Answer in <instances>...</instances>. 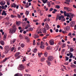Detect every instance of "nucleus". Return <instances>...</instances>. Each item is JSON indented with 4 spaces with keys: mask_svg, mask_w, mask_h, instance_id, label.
Returning a JSON list of instances; mask_svg holds the SVG:
<instances>
[{
    "mask_svg": "<svg viewBox=\"0 0 76 76\" xmlns=\"http://www.w3.org/2000/svg\"><path fill=\"white\" fill-rule=\"evenodd\" d=\"M38 21V20H33V21L34 22H37V21Z\"/></svg>",
    "mask_w": 76,
    "mask_h": 76,
    "instance_id": "obj_44",
    "label": "nucleus"
},
{
    "mask_svg": "<svg viewBox=\"0 0 76 76\" xmlns=\"http://www.w3.org/2000/svg\"><path fill=\"white\" fill-rule=\"evenodd\" d=\"M70 56V58H72L73 56V55H70V56Z\"/></svg>",
    "mask_w": 76,
    "mask_h": 76,
    "instance_id": "obj_48",
    "label": "nucleus"
},
{
    "mask_svg": "<svg viewBox=\"0 0 76 76\" xmlns=\"http://www.w3.org/2000/svg\"><path fill=\"white\" fill-rule=\"evenodd\" d=\"M70 26H67L65 28V31H68L69 30H70Z\"/></svg>",
    "mask_w": 76,
    "mask_h": 76,
    "instance_id": "obj_11",
    "label": "nucleus"
},
{
    "mask_svg": "<svg viewBox=\"0 0 76 76\" xmlns=\"http://www.w3.org/2000/svg\"><path fill=\"white\" fill-rule=\"evenodd\" d=\"M15 75H18L19 76H23V75H22V74H20L19 73H17V74H15Z\"/></svg>",
    "mask_w": 76,
    "mask_h": 76,
    "instance_id": "obj_25",
    "label": "nucleus"
},
{
    "mask_svg": "<svg viewBox=\"0 0 76 76\" xmlns=\"http://www.w3.org/2000/svg\"><path fill=\"white\" fill-rule=\"evenodd\" d=\"M46 63L48 64V66H50L51 65V62H50L49 61H46Z\"/></svg>",
    "mask_w": 76,
    "mask_h": 76,
    "instance_id": "obj_21",
    "label": "nucleus"
},
{
    "mask_svg": "<svg viewBox=\"0 0 76 76\" xmlns=\"http://www.w3.org/2000/svg\"><path fill=\"white\" fill-rule=\"evenodd\" d=\"M42 2H43V3L45 4L46 3H47V2H48V0H43V1H42Z\"/></svg>",
    "mask_w": 76,
    "mask_h": 76,
    "instance_id": "obj_22",
    "label": "nucleus"
},
{
    "mask_svg": "<svg viewBox=\"0 0 76 76\" xmlns=\"http://www.w3.org/2000/svg\"><path fill=\"white\" fill-rule=\"evenodd\" d=\"M45 26H46L45 27V28H43L46 30H48V28H49V26H48V25L47 23H45Z\"/></svg>",
    "mask_w": 76,
    "mask_h": 76,
    "instance_id": "obj_9",
    "label": "nucleus"
},
{
    "mask_svg": "<svg viewBox=\"0 0 76 76\" xmlns=\"http://www.w3.org/2000/svg\"><path fill=\"white\" fill-rule=\"evenodd\" d=\"M66 16L67 17H69L70 18H72V16L69 14H67V15H66Z\"/></svg>",
    "mask_w": 76,
    "mask_h": 76,
    "instance_id": "obj_31",
    "label": "nucleus"
},
{
    "mask_svg": "<svg viewBox=\"0 0 76 76\" xmlns=\"http://www.w3.org/2000/svg\"><path fill=\"white\" fill-rule=\"evenodd\" d=\"M42 31H43V34H45L46 32V30L45 29L43 28L42 29Z\"/></svg>",
    "mask_w": 76,
    "mask_h": 76,
    "instance_id": "obj_18",
    "label": "nucleus"
},
{
    "mask_svg": "<svg viewBox=\"0 0 76 76\" xmlns=\"http://www.w3.org/2000/svg\"><path fill=\"white\" fill-rule=\"evenodd\" d=\"M11 7H14V8H16V7L18 6L16 4H15L14 3H12V4H11Z\"/></svg>",
    "mask_w": 76,
    "mask_h": 76,
    "instance_id": "obj_10",
    "label": "nucleus"
},
{
    "mask_svg": "<svg viewBox=\"0 0 76 76\" xmlns=\"http://www.w3.org/2000/svg\"><path fill=\"white\" fill-rule=\"evenodd\" d=\"M19 55V52H17L16 53H15V54L14 55L15 57H17Z\"/></svg>",
    "mask_w": 76,
    "mask_h": 76,
    "instance_id": "obj_20",
    "label": "nucleus"
},
{
    "mask_svg": "<svg viewBox=\"0 0 76 76\" xmlns=\"http://www.w3.org/2000/svg\"><path fill=\"white\" fill-rule=\"evenodd\" d=\"M7 5L9 6V5H10V3H9V2H7Z\"/></svg>",
    "mask_w": 76,
    "mask_h": 76,
    "instance_id": "obj_58",
    "label": "nucleus"
},
{
    "mask_svg": "<svg viewBox=\"0 0 76 76\" xmlns=\"http://www.w3.org/2000/svg\"><path fill=\"white\" fill-rule=\"evenodd\" d=\"M68 35V36H70L72 35V33L71 32L69 33Z\"/></svg>",
    "mask_w": 76,
    "mask_h": 76,
    "instance_id": "obj_46",
    "label": "nucleus"
},
{
    "mask_svg": "<svg viewBox=\"0 0 76 76\" xmlns=\"http://www.w3.org/2000/svg\"><path fill=\"white\" fill-rule=\"evenodd\" d=\"M17 16L18 17V18H21V15H20L19 14H18L17 15Z\"/></svg>",
    "mask_w": 76,
    "mask_h": 76,
    "instance_id": "obj_30",
    "label": "nucleus"
},
{
    "mask_svg": "<svg viewBox=\"0 0 76 76\" xmlns=\"http://www.w3.org/2000/svg\"><path fill=\"white\" fill-rule=\"evenodd\" d=\"M24 76H31V75L29 74H26L24 75Z\"/></svg>",
    "mask_w": 76,
    "mask_h": 76,
    "instance_id": "obj_42",
    "label": "nucleus"
},
{
    "mask_svg": "<svg viewBox=\"0 0 76 76\" xmlns=\"http://www.w3.org/2000/svg\"><path fill=\"white\" fill-rule=\"evenodd\" d=\"M11 18H15V16H14L12 15H11Z\"/></svg>",
    "mask_w": 76,
    "mask_h": 76,
    "instance_id": "obj_47",
    "label": "nucleus"
},
{
    "mask_svg": "<svg viewBox=\"0 0 76 76\" xmlns=\"http://www.w3.org/2000/svg\"><path fill=\"white\" fill-rule=\"evenodd\" d=\"M33 51L34 53H36L37 51V49L36 48H34V50H33Z\"/></svg>",
    "mask_w": 76,
    "mask_h": 76,
    "instance_id": "obj_27",
    "label": "nucleus"
},
{
    "mask_svg": "<svg viewBox=\"0 0 76 76\" xmlns=\"http://www.w3.org/2000/svg\"><path fill=\"white\" fill-rule=\"evenodd\" d=\"M4 34V37L3 38V40L5 41V40H6V36H7V34H4V32H2V35H3Z\"/></svg>",
    "mask_w": 76,
    "mask_h": 76,
    "instance_id": "obj_6",
    "label": "nucleus"
},
{
    "mask_svg": "<svg viewBox=\"0 0 76 76\" xmlns=\"http://www.w3.org/2000/svg\"><path fill=\"white\" fill-rule=\"evenodd\" d=\"M0 43H1V44L2 45H4V42L3 41L1 40V41Z\"/></svg>",
    "mask_w": 76,
    "mask_h": 76,
    "instance_id": "obj_26",
    "label": "nucleus"
},
{
    "mask_svg": "<svg viewBox=\"0 0 76 76\" xmlns=\"http://www.w3.org/2000/svg\"><path fill=\"white\" fill-rule=\"evenodd\" d=\"M7 60V59H4V60H3V61H1V63H3L4 62H6V60Z\"/></svg>",
    "mask_w": 76,
    "mask_h": 76,
    "instance_id": "obj_37",
    "label": "nucleus"
},
{
    "mask_svg": "<svg viewBox=\"0 0 76 76\" xmlns=\"http://www.w3.org/2000/svg\"><path fill=\"white\" fill-rule=\"evenodd\" d=\"M5 48H6V49H8V48H9L8 46H6L5 47Z\"/></svg>",
    "mask_w": 76,
    "mask_h": 76,
    "instance_id": "obj_54",
    "label": "nucleus"
},
{
    "mask_svg": "<svg viewBox=\"0 0 76 76\" xmlns=\"http://www.w3.org/2000/svg\"><path fill=\"white\" fill-rule=\"evenodd\" d=\"M46 4H47V5L48 6V7H50L51 6V3H50V2L48 1Z\"/></svg>",
    "mask_w": 76,
    "mask_h": 76,
    "instance_id": "obj_16",
    "label": "nucleus"
},
{
    "mask_svg": "<svg viewBox=\"0 0 76 76\" xmlns=\"http://www.w3.org/2000/svg\"><path fill=\"white\" fill-rule=\"evenodd\" d=\"M4 6H2V7H1L2 9H4Z\"/></svg>",
    "mask_w": 76,
    "mask_h": 76,
    "instance_id": "obj_64",
    "label": "nucleus"
},
{
    "mask_svg": "<svg viewBox=\"0 0 76 76\" xmlns=\"http://www.w3.org/2000/svg\"><path fill=\"white\" fill-rule=\"evenodd\" d=\"M56 32H58V29H56Z\"/></svg>",
    "mask_w": 76,
    "mask_h": 76,
    "instance_id": "obj_63",
    "label": "nucleus"
},
{
    "mask_svg": "<svg viewBox=\"0 0 76 76\" xmlns=\"http://www.w3.org/2000/svg\"><path fill=\"white\" fill-rule=\"evenodd\" d=\"M61 21H65V18H64V19L61 20Z\"/></svg>",
    "mask_w": 76,
    "mask_h": 76,
    "instance_id": "obj_51",
    "label": "nucleus"
},
{
    "mask_svg": "<svg viewBox=\"0 0 76 76\" xmlns=\"http://www.w3.org/2000/svg\"><path fill=\"white\" fill-rule=\"evenodd\" d=\"M45 60V58H42L41 59V61H44Z\"/></svg>",
    "mask_w": 76,
    "mask_h": 76,
    "instance_id": "obj_28",
    "label": "nucleus"
},
{
    "mask_svg": "<svg viewBox=\"0 0 76 76\" xmlns=\"http://www.w3.org/2000/svg\"><path fill=\"white\" fill-rule=\"evenodd\" d=\"M19 37L20 38V39H22L23 38V36L21 34H20L19 36Z\"/></svg>",
    "mask_w": 76,
    "mask_h": 76,
    "instance_id": "obj_29",
    "label": "nucleus"
},
{
    "mask_svg": "<svg viewBox=\"0 0 76 76\" xmlns=\"http://www.w3.org/2000/svg\"><path fill=\"white\" fill-rule=\"evenodd\" d=\"M54 10V9H53V8H50V12H51V11H52L53 10Z\"/></svg>",
    "mask_w": 76,
    "mask_h": 76,
    "instance_id": "obj_41",
    "label": "nucleus"
},
{
    "mask_svg": "<svg viewBox=\"0 0 76 76\" xmlns=\"http://www.w3.org/2000/svg\"><path fill=\"white\" fill-rule=\"evenodd\" d=\"M27 30H29V31H33V29L32 28L30 27V28H28Z\"/></svg>",
    "mask_w": 76,
    "mask_h": 76,
    "instance_id": "obj_23",
    "label": "nucleus"
},
{
    "mask_svg": "<svg viewBox=\"0 0 76 76\" xmlns=\"http://www.w3.org/2000/svg\"><path fill=\"white\" fill-rule=\"evenodd\" d=\"M27 27H31V26H30V25L29 24H28V25H27Z\"/></svg>",
    "mask_w": 76,
    "mask_h": 76,
    "instance_id": "obj_61",
    "label": "nucleus"
},
{
    "mask_svg": "<svg viewBox=\"0 0 76 76\" xmlns=\"http://www.w3.org/2000/svg\"><path fill=\"white\" fill-rule=\"evenodd\" d=\"M44 55L45 57H48V53L46 52H45V53H44Z\"/></svg>",
    "mask_w": 76,
    "mask_h": 76,
    "instance_id": "obj_24",
    "label": "nucleus"
},
{
    "mask_svg": "<svg viewBox=\"0 0 76 76\" xmlns=\"http://www.w3.org/2000/svg\"><path fill=\"white\" fill-rule=\"evenodd\" d=\"M14 50V48H12L11 49V51L12 52L13 51V50Z\"/></svg>",
    "mask_w": 76,
    "mask_h": 76,
    "instance_id": "obj_57",
    "label": "nucleus"
},
{
    "mask_svg": "<svg viewBox=\"0 0 76 76\" xmlns=\"http://www.w3.org/2000/svg\"><path fill=\"white\" fill-rule=\"evenodd\" d=\"M73 7L74 8H75V9H76V6H75V5H73Z\"/></svg>",
    "mask_w": 76,
    "mask_h": 76,
    "instance_id": "obj_49",
    "label": "nucleus"
},
{
    "mask_svg": "<svg viewBox=\"0 0 76 76\" xmlns=\"http://www.w3.org/2000/svg\"><path fill=\"white\" fill-rule=\"evenodd\" d=\"M69 15H70V16H71L72 17V18H73V16H74V15H75L71 13H69Z\"/></svg>",
    "mask_w": 76,
    "mask_h": 76,
    "instance_id": "obj_19",
    "label": "nucleus"
},
{
    "mask_svg": "<svg viewBox=\"0 0 76 76\" xmlns=\"http://www.w3.org/2000/svg\"><path fill=\"white\" fill-rule=\"evenodd\" d=\"M24 67L23 64H21L19 65V70L22 71L24 69Z\"/></svg>",
    "mask_w": 76,
    "mask_h": 76,
    "instance_id": "obj_5",
    "label": "nucleus"
},
{
    "mask_svg": "<svg viewBox=\"0 0 76 76\" xmlns=\"http://www.w3.org/2000/svg\"><path fill=\"white\" fill-rule=\"evenodd\" d=\"M26 33V31H23V34H25Z\"/></svg>",
    "mask_w": 76,
    "mask_h": 76,
    "instance_id": "obj_60",
    "label": "nucleus"
},
{
    "mask_svg": "<svg viewBox=\"0 0 76 76\" xmlns=\"http://www.w3.org/2000/svg\"><path fill=\"white\" fill-rule=\"evenodd\" d=\"M33 45H35V40H33Z\"/></svg>",
    "mask_w": 76,
    "mask_h": 76,
    "instance_id": "obj_43",
    "label": "nucleus"
},
{
    "mask_svg": "<svg viewBox=\"0 0 76 76\" xmlns=\"http://www.w3.org/2000/svg\"><path fill=\"white\" fill-rule=\"evenodd\" d=\"M50 32H51V33H52L53 32V30L52 29H51L50 30Z\"/></svg>",
    "mask_w": 76,
    "mask_h": 76,
    "instance_id": "obj_62",
    "label": "nucleus"
},
{
    "mask_svg": "<svg viewBox=\"0 0 76 76\" xmlns=\"http://www.w3.org/2000/svg\"><path fill=\"white\" fill-rule=\"evenodd\" d=\"M75 40H76V39H75V38H73V41H76Z\"/></svg>",
    "mask_w": 76,
    "mask_h": 76,
    "instance_id": "obj_52",
    "label": "nucleus"
},
{
    "mask_svg": "<svg viewBox=\"0 0 76 76\" xmlns=\"http://www.w3.org/2000/svg\"><path fill=\"white\" fill-rule=\"evenodd\" d=\"M70 52H72L73 51V49L72 48H70Z\"/></svg>",
    "mask_w": 76,
    "mask_h": 76,
    "instance_id": "obj_32",
    "label": "nucleus"
},
{
    "mask_svg": "<svg viewBox=\"0 0 76 76\" xmlns=\"http://www.w3.org/2000/svg\"><path fill=\"white\" fill-rule=\"evenodd\" d=\"M50 45H54V42L53 41L51 40L50 41Z\"/></svg>",
    "mask_w": 76,
    "mask_h": 76,
    "instance_id": "obj_15",
    "label": "nucleus"
},
{
    "mask_svg": "<svg viewBox=\"0 0 76 76\" xmlns=\"http://www.w3.org/2000/svg\"><path fill=\"white\" fill-rule=\"evenodd\" d=\"M25 39L28 40V41L29 40V37H25Z\"/></svg>",
    "mask_w": 76,
    "mask_h": 76,
    "instance_id": "obj_33",
    "label": "nucleus"
},
{
    "mask_svg": "<svg viewBox=\"0 0 76 76\" xmlns=\"http://www.w3.org/2000/svg\"><path fill=\"white\" fill-rule=\"evenodd\" d=\"M38 12H39V13H40L41 12V10L39 9L38 10Z\"/></svg>",
    "mask_w": 76,
    "mask_h": 76,
    "instance_id": "obj_59",
    "label": "nucleus"
},
{
    "mask_svg": "<svg viewBox=\"0 0 76 76\" xmlns=\"http://www.w3.org/2000/svg\"><path fill=\"white\" fill-rule=\"evenodd\" d=\"M71 67L75 68L76 67V66L75 65H71Z\"/></svg>",
    "mask_w": 76,
    "mask_h": 76,
    "instance_id": "obj_35",
    "label": "nucleus"
},
{
    "mask_svg": "<svg viewBox=\"0 0 76 76\" xmlns=\"http://www.w3.org/2000/svg\"><path fill=\"white\" fill-rule=\"evenodd\" d=\"M64 18V16L63 15H61L60 16L59 15H56V21L58 20H61V19Z\"/></svg>",
    "mask_w": 76,
    "mask_h": 76,
    "instance_id": "obj_2",
    "label": "nucleus"
},
{
    "mask_svg": "<svg viewBox=\"0 0 76 76\" xmlns=\"http://www.w3.org/2000/svg\"><path fill=\"white\" fill-rule=\"evenodd\" d=\"M56 8H57V9H60V6H59L56 5Z\"/></svg>",
    "mask_w": 76,
    "mask_h": 76,
    "instance_id": "obj_45",
    "label": "nucleus"
},
{
    "mask_svg": "<svg viewBox=\"0 0 76 76\" xmlns=\"http://www.w3.org/2000/svg\"><path fill=\"white\" fill-rule=\"evenodd\" d=\"M63 9L66 10L67 12H71V9L70 8L64 7H63Z\"/></svg>",
    "mask_w": 76,
    "mask_h": 76,
    "instance_id": "obj_3",
    "label": "nucleus"
},
{
    "mask_svg": "<svg viewBox=\"0 0 76 76\" xmlns=\"http://www.w3.org/2000/svg\"><path fill=\"white\" fill-rule=\"evenodd\" d=\"M65 57L66 58V61H68V57L65 56Z\"/></svg>",
    "mask_w": 76,
    "mask_h": 76,
    "instance_id": "obj_40",
    "label": "nucleus"
},
{
    "mask_svg": "<svg viewBox=\"0 0 76 76\" xmlns=\"http://www.w3.org/2000/svg\"><path fill=\"white\" fill-rule=\"evenodd\" d=\"M56 27H57V28H59L60 27V26L59 25H57V26Z\"/></svg>",
    "mask_w": 76,
    "mask_h": 76,
    "instance_id": "obj_50",
    "label": "nucleus"
},
{
    "mask_svg": "<svg viewBox=\"0 0 76 76\" xmlns=\"http://www.w3.org/2000/svg\"><path fill=\"white\" fill-rule=\"evenodd\" d=\"M21 47L22 48H24V44L23 43L21 44Z\"/></svg>",
    "mask_w": 76,
    "mask_h": 76,
    "instance_id": "obj_39",
    "label": "nucleus"
},
{
    "mask_svg": "<svg viewBox=\"0 0 76 76\" xmlns=\"http://www.w3.org/2000/svg\"><path fill=\"white\" fill-rule=\"evenodd\" d=\"M65 1H66V2H64L65 4H69V2H70L71 1L70 0H65Z\"/></svg>",
    "mask_w": 76,
    "mask_h": 76,
    "instance_id": "obj_12",
    "label": "nucleus"
},
{
    "mask_svg": "<svg viewBox=\"0 0 76 76\" xmlns=\"http://www.w3.org/2000/svg\"><path fill=\"white\" fill-rule=\"evenodd\" d=\"M1 15L2 16L4 15L5 16H6V15H7V13H6L5 11L4 10L2 12V13Z\"/></svg>",
    "mask_w": 76,
    "mask_h": 76,
    "instance_id": "obj_13",
    "label": "nucleus"
},
{
    "mask_svg": "<svg viewBox=\"0 0 76 76\" xmlns=\"http://www.w3.org/2000/svg\"><path fill=\"white\" fill-rule=\"evenodd\" d=\"M16 25H17V26H19V25H20V23H19V22L17 21L16 22Z\"/></svg>",
    "mask_w": 76,
    "mask_h": 76,
    "instance_id": "obj_36",
    "label": "nucleus"
},
{
    "mask_svg": "<svg viewBox=\"0 0 76 76\" xmlns=\"http://www.w3.org/2000/svg\"><path fill=\"white\" fill-rule=\"evenodd\" d=\"M53 11H53V12H57V10L56 9H54V10H53Z\"/></svg>",
    "mask_w": 76,
    "mask_h": 76,
    "instance_id": "obj_56",
    "label": "nucleus"
},
{
    "mask_svg": "<svg viewBox=\"0 0 76 76\" xmlns=\"http://www.w3.org/2000/svg\"><path fill=\"white\" fill-rule=\"evenodd\" d=\"M53 56H50L48 57V60L49 61H52L53 60Z\"/></svg>",
    "mask_w": 76,
    "mask_h": 76,
    "instance_id": "obj_7",
    "label": "nucleus"
},
{
    "mask_svg": "<svg viewBox=\"0 0 76 76\" xmlns=\"http://www.w3.org/2000/svg\"><path fill=\"white\" fill-rule=\"evenodd\" d=\"M56 49V50H58V49H59V46H57L55 47Z\"/></svg>",
    "mask_w": 76,
    "mask_h": 76,
    "instance_id": "obj_34",
    "label": "nucleus"
},
{
    "mask_svg": "<svg viewBox=\"0 0 76 76\" xmlns=\"http://www.w3.org/2000/svg\"><path fill=\"white\" fill-rule=\"evenodd\" d=\"M38 57H41V54H39V52H38Z\"/></svg>",
    "mask_w": 76,
    "mask_h": 76,
    "instance_id": "obj_53",
    "label": "nucleus"
},
{
    "mask_svg": "<svg viewBox=\"0 0 76 76\" xmlns=\"http://www.w3.org/2000/svg\"><path fill=\"white\" fill-rule=\"evenodd\" d=\"M75 23L74 21H72L70 23V27H73L74 26H75Z\"/></svg>",
    "mask_w": 76,
    "mask_h": 76,
    "instance_id": "obj_4",
    "label": "nucleus"
},
{
    "mask_svg": "<svg viewBox=\"0 0 76 76\" xmlns=\"http://www.w3.org/2000/svg\"><path fill=\"white\" fill-rule=\"evenodd\" d=\"M17 28H16V27H15L14 26H12V28L10 29V30H9V33L10 34H13L15 33V32H16V31Z\"/></svg>",
    "mask_w": 76,
    "mask_h": 76,
    "instance_id": "obj_1",
    "label": "nucleus"
},
{
    "mask_svg": "<svg viewBox=\"0 0 76 76\" xmlns=\"http://www.w3.org/2000/svg\"><path fill=\"white\" fill-rule=\"evenodd\" d=\"M15 41H16V39H12V40L11 41V44H13L14 43V42H15Z\"/></svg>",
    "mask_w": 76,
    "mask_h": 76,
    "instance_id": "obj_14",
    "label": "nucleus"
},
{
    "mask_svg": "<svg viewBox=\"0 0 76 76\" xmlns=\"http://www.w3.org/2000/svg\"><path fill=\"white\" fill-rule=\"evenodd\" d=\"M40 43L41 45H40V48H41V49H43L44 48V45H43L44 43L42 42H41Z\"/></svg>",
    "mask_w": 76,
    "mask_h": 76,
    "instance_id": "obj_8",
    "label": "nucleus"
},
{
    "mask_svg": "<svg viewBox=\"0 0 76 76\" xmlns=\"http://www.w3.org/2000/svg\"><path fill=\"white\" fill-rule=\"evenodd\" d=\"M29 11H26V15H29Z\"/></svg>",
    "mask_w": 76,
    "mask_h": 76,
    "instance_id": "obj_38",
    "label": "nucleus"
},
{
    "mask_svg": "<svg viewBox=\"0 0 76 76\" xmlns=\"http://www.w3.org/2000/svg\"><path fill=\"white\" fill-rule=\"evenodd\" d=\"M6 19L7 20H9V18L8 17L6 18Z\"/></svg>",
    "mask_w": 76,
    "mask_h": 76,
    "instance_id": "obj_55",
    "label": "nucleus"
},
{
    "mask_svg": "<svg viewBox=\"0 0 76 76\" xmlns=\"http://www.w3.org/2000/svg\"><path fill=\"white\" fill-rule=\"evenodd\" d=\"M5 3H6V2H5V1H1L0 4L2 6L4 5H5Z\"/></svg>",
    "mask_w": 76,
    "mask_h": 76,
    "instance_id": "obj_17",
    "label": "nucleus"
}]
</instances>
